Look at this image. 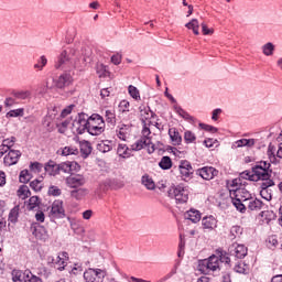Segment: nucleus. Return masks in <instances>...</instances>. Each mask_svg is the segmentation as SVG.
Masks as SVG:
<instances>
[{"label":"nucleus","instance_id":"nucleus-55","mask_svg":"<svg viewBox=\"0 0 282 282\" xmlns=\"http://www.w3.org/2000/svg\"><path fill=\"white\" fill-rule=\"evenodd\" d=\"M42 170H43V165L39 162H34L30 164V171L32 173H41Z\"/></svg>","mask_w":282,"mask_h":282},{"label":"nucleus","instance_id":"nucleus-34","mask_svg":"<svg viewBox=\"0 0 282 282\" xmlns=\"http://www.w3.org/2000/svg\"><path fill=\"white\" fill-rule=\"evenodd\" d=\"M41 206V199L39 196H32L26 203L28 210H36Z\"/></svg>","mask_w":282,"mask_h":282},{"label":"nucleus","instance_id":"nucleus-40","mask_svg":"<svg viewBox=\"0 0 282 282\" xmlns=\"http://www.w3.org/2000/svg\"><path fill=\"white\" fill-rule=\"evenodd\" d=\"M241 186H243V184H241V178H235L232 181H229L227 183V188L229 189V195H230V191H237V188H240Z\"/></svg>","mask_w":282,"mask_h":282},{"label":"nucleus","instance_id":"nucleus-60","mask_svg":"<svg viewBox=\"0 0 282 282\" xmlns=\"http://www.w3.org/2000/svg\"><path fill=\"white\" fill-rule=\"evenodd\" d=\"M129 106H130V104L128 100H122L119 104V109H120V111H122L124 113V112L129 111Z\"/></svg>","mask_w":282,"mask_h":282},{"label":"nucleus","instance_id":"nucleus-9","mask_svg":"<svg viewBox=\"0 0 282 282\" xmlns=\"http://www.w3.org/2000/svg\"><path fill=\"white\" fill-rule=\"evenodd\" d=\"M170 196L174 197L178 204H186L188 202V188L182 185L172 187L170 189Z\"/></svg>","mask_w":282,"mask_h":282},{"label":"nucleus","instance_id":"nucleus-45","mask_svg":"<svg viewBox=\"0 0 282 282\" xmlns=\"http://www.w3.org/2000/svg\"><path fill=\"white\" fill-rule=\"evenodd\" d=\"M105 118L109 124H116V112L113 110H106Z\"/></svg>","mask_w":282,"mask_h":282},{"label":"nucleus","instance_id":"nucleus-32","mask_svg":"<svg viewBox=\"0 0 282 282\" xmlns=\"http://www.w3.org/2000/svg\"><path fill=\"white\" fill-rule=\"evenodd\" d=\"M185 28H187V30H192L193 34L196 36H199V20L192 19L185 24Z\"/></svg>","mask_w":282,"mask_h":282},{"label":"nucleus","instance_id":"nucleus-49","mask_svg":"<svg viewBox=\"0 0 282 282\" xmlns=\"http://www.w3.org/2000/svg\"><path fill=\"white\" fill-rule=\"evenodd\" d=\"M47 65V57L45 55H42L37 63L34 65V69H39V72H43V67Z\"/></svg>","mask_w":282,"mask_h":282},{"label":"nucleus","instance_id":"nucleus-20","mask_svg":"<svg viewBox=\"0 0 282 282\" xmlns=\"http://www.w3.org/2000/svg\"><path fill=\"white\" fill-rule=\"evenodd\" d=\"M117 137L119 140H127L131 133V126L124 124V123H119L117 127Z\"/></svg>","mask_w":282,"mask_h":282},{"label":"nucleus","instance_id":"nucleus-54","mask_svg":"<svg viewBox=\"0 0 282 282\" xmlns=\"http://www.w3.org/2000/svg\"><path fill=\"white\" fill-rule=\"evenodd\" d=\"M204 144L207 149H215L219 147V141H217L216 139H207L204 141Z\"/></svg>","mask_w":282,"mask_h":282},{"label":"nucleus","instance_id":"nucleus-19","mask_svg":"<svg viewBox=\"0 0 282 282\" xmlns=\"http://www.w3.org/2000/svg\"><path fill=\"white\" fill-rule=\"evenodd\" d=\"M19 158H21V152L19 150H10L4 156V164L7 166H12L19 162Z\"/></svg>","mask_w":282,"mask_h":282},{"label":"nucleus","instance_id":"nucleus-1","mask_svg":"<svg viewBox=\"0 0 282 282\" xmlns=\"http://www.w3.org/2000/svg\"><path fill=\"white\" fill-rule=\"evenodd\" d=\"M80 54L74 50L67 51H61L57 55V59L55 61V69H59L63 72H67V69H72V67H79L78 66V57Z\"/></svg>","mask_w":282,"mask_h":282},{"label":"nucleus","instance_id":"nucleus-6","mask_svg":"<svg viewBox=\"0 0 282 282\" xmlns=\"http://www.w3.org/2000/svg\"><path fill=\"white\" fill-rule=\"evenodd\" d=\"M219 265V256H212L208 259L200 260L197 270L202 274H210V272H217Z\"/></svg>","mask_w":282,"mask_h":282},{"label":"nucleus","instance_id":"nucleus-29","mask_svg":"<svg viewBox=\"0 0 282 282\" xmlns=\"http://www.w3.org/2000/svg\"><path fill=\"white\" fill-rule=\"evenodd\" d=\"M261 50L264 56H274L276 46L274 45V43L268 42L261 46Z\"/></svg>","mask_w":282,"mask_h":282},{"label":"nucleus","instance_id":"nucleus-31","mask_svg":"<svg viewBox=\"0 0 282 282\" xmlns=\"http://www.w3.org/2000/svg\"><path fill=\"white\" fill-rule=\"evenodd\" d=\"M132 151L133 150L129 149L124 143H120L117 149V153L120 158H131Z\"/></svg>","mask_w":282,"mask_h":282},{"label":"nucleus","instance_id":"nucleus-58","mask_svg":"<svg viewBox=\"0 0 282 282\" xmlns=\"http://www.w3.org/2000/svg\"><path fill=\"white\" fill-rule=\"evenodd\" d=\"M200 129H204L205 131H209V133H217V128L206 124V123H199Z\"/></svg>","mask_w":282,"mask_h":282},{"label":"nucleus","instance_id":"nucleus-39","mask_svg":"<svg viewBox=\"0 0 282 282\" xmlns=\"http://www.w3.org/2000/svg\"><path fill=\"white\" fill-rule=\"evenodd\" d=\"M128 94H129V96H131V98H133V100L139 101V100L142 99L140 97V90L135 86H133V85H130L128 87Z\"/></svg>","mask_w":282,"mask_h":282},{"label":"nucleus","instance_id":"nucleus-26","mask_svg":"<svg viewBox=\"0 0 282 282\" xmlns=\"http://www.w3.org/2000/svg\"><path fill=\"white\" fill-rule=\"evenodd\" d=\"M263 207V203L260 199L257 198H251L245 203V212L246 208H248L249 210H261V208Z\"/></svg>","mask_w":282,"mask_h":282},{"label":"nucleus","instance_id":"nucleus-23","mask_svg":"<svg viewBox=\"0 0 282 282\" xmlns=\"http://www.w3.org/2000/svg\"><path fill=\"white\" fill-rule=\"evenodd\" d=\"M254 145V139H240L235 141L231 144V149L235 151L237 149H241L243 147H248V149H252V147Z\"/></svg>","mask_w":282,"mask_h":282},{"label":"nucleus","instance_id":"nucleus-64","mask_svg":"<svg viewBox=\"0 0 282 282\" xmlns=\"http://www.w3.org/2000/svg\"><path fill=\"white\" fill-rule=\"evenodd\" d=\"M25 282H43V280L31 273V275L28 278V280H25Z\"/></svg>","mask_w":282,"mask_h":282},{"label":"nucleus","instance_id":"nucleus-15","mask_svg":"<svg viewBox=\"0 0 282 282\" xmlns=\"http://www.w3.org/2000/svg\"><path fill=\"white\" fill-rule=\"evenodd\" d=\"M197 173L203 180L209 181V180H214L215 177H217L219 172L213 166H205V167L198 170Z\"/></svg>","mask_w":282,"mask_h":282},{"label":"nucleus","instance_id":"nucleus-11","mask_svg":"<svg viewBox=\"0 0 282 282\" xmlns=\"http://www.w3.org/2000/svg\"><path fill=\"white\" fill-rule=\"evenodd\" d=\"M106 273L101 269L89 268L84 272V280L86 282H104Z\"/></svg>","mask_w":282,"mask_h":282},{"label":"nucleus","instance_id":"nucleus-36","mask_svg":"<svg viewBox=\"0 0 282 282\" xmlns=\"http://www.w3.org/2000/svg\"><path fill=\"white\" fill-rule=\"evenodd\" d=\"M235 272H237L238 274H249L250 272V268L248 267V264H246L245 262L240 261L238 262L235 268H234Z\"/></svg>","mask_w":282,"mask_h":282},{"label":"nucleus","instance_id":"nucleus-8","mask_svg":"<svg viewBox=\"0 0 282 282\" xmlns=\"http://www.w3.org/2000/svg\"><path fill=\"white\" fill-rule=\"evenodd\" d=\"M263 183L261 184L260 195L262 199L270 202L272 199V189L271 186H274V181H272V171L269 170V177L261 178Z\"/></svg>","mask_w":282,"mask_h":282},{"label":"nucleus","instance_id":"nucleus-51","mask_svg":"<svg viewBox=\"0 0 282 282\" xmlns=\"http://www.w3.org/2000/svg\"><path fill=\"white\" fill-rule=\"evenodd\" d=\"M97 74L99 78L109 76V70H107V66L105 64L97 65Z\"/></svg>","mask_w":282,"mask_h":282},{"label":"nucleus","instance_id":"nucleus-10","mask_svg":"<svg viewBox=\"0 0 282 282\" xmlns=\"http://www.w3.org/2000/svg\"><path fill=\"white\" fill-rule=\"evenodd\" d=\"M48 210L51 219H65V207L63 206V200H54Z\"/></svg>","mask_w":282,"mask_h":282},{"label":"nucleus","instance_id":"nucleus-47","mask_svg":"<svg viewBox=\"0 0 282 282\" xmlns=\"http://www.w3.org/2000/svg\"><path fill=\"white\" fill-rule=\"evenodd\" d=\"M242 232H243V228L239 226H232L230 229V237L231 239H237V237H241Z\"/></svg>","mask_w":282,"mask_h":282},{"label":"nucleus","instance_id":"nucleus-46","mask_svg":"<svg viewBox=\"0 0 282 282\" xmlns=\"http://www.w3.org/2000/svg\"><path fill=\"white\" fill-rule=\"evenodd\" d=\"M18 219H19V206H15L11 209L9 214V221H11V224H17Z\"/></svg>","mask_w":282,"mask_h":282},{"label":"nucleus","instance_id":"nucleus-48","mask_svg":"<svg viewBox=\"0 0 282 282\" xmlns=\"http://www.w3.org/2000/svg\"><path fill=\"white\" fill-rule=\"evenodd\" d=\"M184 140L186 144H193L195 140H197V137H195V133L191 132L189 130H186L184 132Z\"/></svg>","mask_w":282,"mask_h":282},{"label":"nucleus","instance_id":"nucleus-56","mask_svg":"<svg viewBox=\"0 0 282 282\" xmlns=\"http://www.w3.org/2000/svg\"><path fill=\"white\" fill-rule=\"evenodd\" d=\"M42 182H43V177H41L40 180H34L33 182H31L30 186L35 191H41V188H43V185L41 184Z\"/></svg>","mask_w":282,"mask_h":282},{"label":"nucleus","instance_id":"nucleus-61","mask_svg":"<svg viewBox=\"0 0 282 282\" xmlns=\"http://www.w3.org/2000/svg\"><path fill=\"white\" fill-rule=\"evenodd\" d=\"M74 107H76V106L70 105V106L64 108L61 112V118H66V116H69V113H72V110L74 109Z\"/></svg>","mask_w":282,"mask_h":282},{"label":"nucleus","instance_id":"nucleus-53","mask_svg":"<svg viewBox=\"0 0 282 282\" xmlns=\"http://www.w3.org/2000/svg\"><path fill=\"white\" fill-rule=\"evenodd\" d=\"M35 237H37V239L45 240L47 239V231L45 230V228L40 227L35 229Z\"/></svg>","mask_w":282,"mask_h":282},{"label":"nucleus","instance_id":"nucleus-63","mask_svg":"<svg viewBox=\"0 0 282 282\" xmlns=\"http://www.w3.org/2000/svg\"><path fill=\"white\" fill-rule=\"evenodd\" d=\"M110 94H111V88H104V89H101V91H100V96H101V98H109V96H110Z\"/></svg>","mask_w":282,"mask_h":282},{"label":"nucleus","instance_id":"nucleus-2","mask_svg":"<svg viewBox=\"0 0 282 282\" xmlns=\"http://www.w3.org/2000/svg\"><path fill=\"white\" fill-rule=\"evenodd\" d=\"M231 202L239 210V213H246V203L252 198V194L248 191V185H240L239 188L230 189Z\"/></svg>","mask_w":282,"mask_h":282},{"label":"nucleus","instance_id":"nucleus-28","mask_svg":"<svg viewBox=\"0 0 282 282\" xmlns=\"http://www.w3.org/2000/svg\"><path fill=\"white\" fill-rule=\"evenodd\" d=\"M44 171L48 173L50 175H58L59 172V165L56 164L54 161H50L45 164Z\"/></svg>","mask_w":282,"mask_h":282},{"label":"nucleus","instance_id":"nucleus-42","mask_svg":"<svg viewBox=\"0 0 282 282\" xmlns=\"http://www.w3.org/2000/svg\"><path fill=\"white\" fill-rule=\"evenodd\" d=\"M13 96L17 98V100H28L31 96V93L29 90H20L15 91Z\"/></svg>","mask_w":282,"mask_h":282},{"label":"nucleus","instance_id":"nucleus-13","mask_svg":"<svg viewBox=\"0 0 282 282\" xmlns=\"http://www.w3.org/2000/svg\"><path fill=\"white\" fill-rule=\"evenodd\" d=\"M178 171L184 182H189L191 177H193V166L188 161H182L178 165Z\"/></svg>","mask_w":282,"mask_h":282},{"label":"nucleus","instance_id":"nucleus-3","mask_svg":"<svg viewBox=\"0 0 282 282\" xmlns=\"http://www.w3.org/2000/svg\"><path fill=\"white\" fill-rule=\"evenodd\" d=\"M242 180H249L250 182H259L261 180H268L270 177V163L260 162V164L252 167V171H246L240 174Z\"/></svg>","mask_w":282,"mask_h":282},{"label":"nucleus","instance_id":"nucleus-41","mask_svg":"<svg viewBox=\"0 0 282 282\" xmlns=\"http://www.w3.org/2000/svg\"><path fill=\"white\" fill-rule=\"evenodd\" d=\"M25 110L23 108L11 110L7 113V118H23Z\"/></svg>","mask_w":282,"mask_h":282},{"label":"nucleus","instance_id":"nucleus-38","mask_svg":"<svg viewBox=\"0 0 282 282\" xmlns=\"http://www.w3.org/2000/svg\"><path fill=\"white\" fill-rule=\"evenodd\" d=\"M30 195H31L30 187H28L26 185H22L19 187L18 197H20V199H28Z\"/></svg>","mask_w":282,"mask_h":282},{"label":"nucleus","instance_id":"nucleus-59","mask_svg":"<svg viewBox=\"0 0 282 282\" xmlns=\"http://www.w3.org/2000/svg\"><path fill=\"white\" fill-rule=\"evenodd\" d=\"M48 195H53V197H58V195H61V188L56 186H51L48 188Z\"/></svg>","mask_w":282,"mask_h":282},{"label":"nucleus","instance_id":"nucleus-21","mask_svg":"<svg viewBox=\"0 0 282 282\" xmlns=\"http://www.w3.org/2000/svg\"><path fill=\"white\" fill-rule=\"evenodd\" d=\"M203 230H215L217 228V218L215 216H205L202 219Z\"/></svg>","mask_w":282,"mask_h":282},{"label":"nucleus","instance_id":"nucleus-24","mask_svg":"<svg viewBox=\"0 0 282 282\" xmlns=\"http://www.w3.org/2000/svg\"><path fill=\"white\" fill-rule=\"evenodd\" d=\"M96 149L100 153H109V151H111V149H113V141H111V140L98 141Z\"/></svg>","mask_w":282,"mask_h":282},{"label":"nucleus","instance_id":"nucleus-5","mask_svg":"<svg viewBox=\"0 0 282 282\" xmlns=\"http://www.w3.org/2000/svg\"><path fill=\"white\" fill-rule=\"evenodd\" d=\"M105 119L98 113L88 117V133L90 135H100L105 133Z\"/></svg>","mask_w":282,"mask_h":282},{"label":"nucleus","instance_id":"nucleus-37","mask_svg":"<svg viewBox=\"0 0 282 282\" xmlns=\"http://www.w3.org/2000/svg\"><path fill=\"white\" fill-rule=\"evenodd\" d=\"M160 169L163 171H169L173 166V161L169 156H163L159 163Z\"/></svg>","mask_w":282,"mask_h":282},{"label":"nucleus","instance_id":"nucleus-27","mask_svg":"<svg viewBox=\"0 0 282 282\" xmlns=\"http://www.w3.org/2000/svg\"><path fill=\"white\" fill-rule=\"evenodd\" d=\"M185 219H188L193 224H197L202 219V214L197 209H189L184 214Z\"/></svg>","mask_w":282,"mask_h":282},{"label":"nucleus","instance_id":"nucleus-30","mask_svg":"<svg viewBox=\"0 0 282 282\" xmlns=\"http://www.w3.org/2000/svg\"><path fill=\"white\" fill-rule=\"evenodd\" d=\"M61 155L67 158L68 155H78V148L74 145H66L59 150Z\"/></svg>","mask_w":282,"mask_h":282},{"label":"nucleus","instance_id":"nucleus-50","mask_svg":"<svg viewBox=\"0 0 282 282\" xmlns=\"http://www.w3.org/2000/svg\"><path fill=\"white\" fill-rule=\"evenodd\" d=\"M86 194H87V189L85 188L75 189V191H72L70 193L72 197H74L75 199H82L83 197H85Z\"/></svg>","mask_w":282,"mask_h":282},{"label":"nucleus","instance_id":"nucleus-43","mask_svg":"<svg viewBox=\"0 0 282 282\" xmlns=\"http://www.w3.org/2000/svg\"><path fill=\"white\" fill-rule=\"evenodd\" d=\"M58 133H66L67 129H72V121L65 120L62 123H57Z\"/></svg>","mask_w":282,"mask_h":282},{"label":"nucleus","instance_id":"nucleus-25","mask_svg":"<svg viewBox=\"0 0 282 282\" xmlns=\"http://www.w3.org/2000/svg\"><path fill=\"white\" fill-rule=\"evenodd\" d=\"M169 135L174 147H180V144H182V134H180V131L176 128H171L169 130Z\"/></svg>","mask_w":282,"mask_h":282},{"label":"nucleus","instance_id":"nucleus-62","mask_svg":"<svg viewBox=\"0 0 282 282\" xmlns=\"http://www.w3.org/2000/svg\"><path fill=\"white\" fill-rule=\"evenodd\" d=\"M200 28L203 30V34L205 35L213 34L215 32L213 29H208V25H206V23H202Z\"/></svg>","mask_w":282,"mask_h":282},{"label":"nucleus","instance_id":"nucleus-17","mask_svg":"<svg viewBox=\"0 0 282 282\" xmlns=\"http://www.w3.org/2000/svg\"><path fill=\"white\" fill-rule=\"evenodd\" d=\"M59 172L62 173H76V171H80V165H78L75 161H67L58 164Z\"/></svg>","mask_w":282,"mask_h":282},{"label":"nucleus","instance_id":"nucleus-7","mask_svg":"<svg viewBox=\"0 0 282 282\" xmlns=\"http://www.w3.org/2000/svg\"><path fill=\"white\" fill-rule=\"evenodd\" d=\"M88 117L89 116L87 113H79L72 122V133L83 134L84 132L88 131Z\"/></svg>","mask_w":282,"mask_h":282},{"label":"nucleus","instance_id":"nucleus-4","mask_svg":"<svg viewBox=\"0 0 282 282\" xmlns=\"http://www.w3.org/2000/svg\"><path fill=\"white\" fill-rule=\"evenodd\" d=\"M142 138L138 140L135 143L131 145L132 151H142L147 147L149 153H153L155 151V145L158 144V139L155 134H151V130L149 128H143Z\"/></svg>","mask_w":282,"mask_h":282},{"label":"nucleus","instance_id":"nucleus-33","mask_svg":"<svg viewBox=\"0 0 282 282\" xmlns=\"http://www.w3.org/2000/svg\"><path fill=\"white\" fill-rule=\"evenodd\" d=\"M141 184L148 188V191H154L155 189V182L149 174H144L141 178Z\"/></svg>","mask_w":282,"mask_h":282},{"label":"nucleus","instance_id":"nucleus-12","mask_svg":"<svg viewBox=\"0 0 282 282\" xmlns=\"http://www.w3.org/2000/svg\"><path fill=\"white\" fill-rule=\"evenodd\" d=\"M69 261V254L67 252L58 253L57 256L48 258V263L56 265L57 270L63 271Z\"/></svg>","mask_w":282,"mask_h":282},{"label":"nucleus","instance_id":"nucleus-35","mask_svg":"<svg viewBox=\"0 0 282 282\" xmlns=\"http://www.w3.org/2000/svg\"><path fill=\"white\" fill-rule=\"evenodd\" d=\"M79 147L83 158H88L91 154V143H89L88 141H82L79 143Z\"/></svg>","mask_w":282,"mask_h":282},{"label":"nucleus","instance_id":"nucleus-16","mask_svg":"<svg viewBox=\"0 0 282 282\" xmlns=\"http://www.w3.org/2000/svg\"><path fill=\"white\" fill-rule=\"evenodd\" d=\"M11 276L13 282H25L28 281V279H30V276H32V271H22L14 269L11 273Z\"/></svg>","mask_w":282,"mask_h":282},{"label":"nucleus","instance_id":"nucleus-18","mask_svg":"<svg viewBox=\"0 0 282 282\" xmlns=\"http://www.w3.org/2000/svg\"><path fill=\"white\" fill-rule=\"evenodd\" d=\"M69 83H72V76L64 74L59 76V78L55 82L54 85H50V82H46V87H48L50 89H52V87L63 89V87H67Z\"/></svg>","mask_w":282,"mask_h":282},{"label":"nucleus","instance_id":"nucleus-22","mask_svg":"<svg viewBox=\"0 0 282 282\" xmlns=\"http://www.w3.org/2000/svg\"><path fill=\"white\" fill-rule=\"evenodd\" d=\"M66 184L69 188H78V186H83L85 184V177L82 175H73L66 178Z\"/></svg>","mask_w":282,"mask_h":282},{"label":"nucleus","instance_id":"nucleus-14","mask_svg":"<svg viewBox=\"0 0 282 282\" xmlns=\"http://www.w3.org/2000/svg\"><path fill=\"white\" fill-rule=\"evenodd\" d=\"M229 254H231V257H236L237 259H243V257L248 254V248H246L243 245L234 243L229 247Z\"/></svg>","mask_w":282,"mask_h":282},{"label":"nucleus","instance_id":"nucleus-52","mask_svg":"<svg viewBox=\"0 0 282 282\" xmlns=\"http://www.w3.org/2000/svg\"><path fill=\"white\" fill-rule=\"evenodd\" d=\"M139 110L141 118H143L144 120H149L151 118V110L148 107L140 106Z\"/></svg>","mask_w":282,"mask_h":282},{"label":"nucleus","instance_id":"nucleus-57","mask_svg":"<svg viewBox=\"0 0 282 282\" xmlns=\"http://www.w3.org/2000/svg\"><path fill=\"white\" fill-rule=\"evenodd\" d=\"M262 217H265L267 221H272V219H276V214L274 212H263Z\"/></svg>","mask_w":282,"mask_h":282},{"label":"nucleus","instance_id":"nucleus-44","mask_svg":"<svg viewBox=\"0 0 282 282\" xmlns=\"http://www.w3.org/2000/svg\"><path fill=\"white\" fill-rule=\"evenodd\" d=\"M30 180H32V173H30V171H28V170H23L20 173V182L22 184H28V182H30Z\"/></svg>","mask_w":282,"mask_h":282}]
</instances>
